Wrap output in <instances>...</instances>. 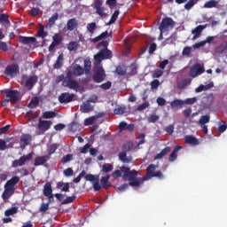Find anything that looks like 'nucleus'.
<instances>
[{"label": "nucleus", "instance_id": "nucleus-1", "mask_svg": "<svg viewBox=\"0 0 227 227\" xmlns=\"http://www.w3.org/2000/svg\"><path fill=\"white\" fill-rule=\"evenodd\" d=\"M121 173H123L122 180L129 182V185L131 187H139V185H141V182L137 180V175L139 173L137 170H130V168L129 167H121L120 170H114L112 173V176L113 178H120L121 176Z\"/></svg>", "mask_w": 227, "mask_h": 227}, {"label": "nucleus", "instance_id": "nucleus-2", "mask_svg": "<svg viewBox=\"0 0 227 227\" xmlns=\"http://www.w3.org/2000/svg\"><path fill=\"white\" fill-rule=\"evenodd\" d=\"M20 182V178L19 176H15L12 177L10 180H8L4 184V191L2 194V198L4 201H8L10 198L15 194V185Z\"/></svg>", "mask_w": 227, "mask_h": 227}, {"label": "nucleus", "instance_id": "nucleus-3", "mask_svg": "<svg viewBox=\"0 0 227 227\" xmlns=\"http://www.w3.org/2000/svg\"><path fill=\"white\" fill-rule=\"evenodd\" d=\"M93 81L98 83L104 82V81H106V71L104 70V67L100 66V64L95 67Z\"/></svg>", "mask_w": 227, "mask_h": 227}, {"label": "nucleus", "instance_id": "nucleus-4", "mask_svg": "<svg viewBox=\"0 0 227 227\" xmlns=\"http://www.w3.org/2000/svg\"><path fill=\"white\" fill-rule=\"evenodd\" d=\"M175 27V22L171 18H165L162 20L160 24L159 29L161 34L168 33V31H171Z\"/></svg>", "mask_w": 227, "mask_h": 227}, {"label": "nucleus", "instance_id": "nucleus-5", "mask_svg": "<svg viewBox=\"0 0 227 227\" xmlns=\"http://www.w3.org/2000/svg\"><path fill=\"white\" fill-rule=\"evenodd\" d=\"M20 70V67H19V64L12 63L11 65H8L4 72V75H7V77H11L13 79V77L17 76V74H19Z\"/></svg>", "mask_w": 227, "mask_h": 227}, {"label": "nucleus", "instance_id": "nucleus-6", "mask_svg": "<svg viewBox=\"0 0 227 227\" xmlns=\"http://www.w3.org/2000/svg\"><path fill=\"white\" fill-rule=\"evenodd\" d=\"M98 49L103 47L101 51L98 54L94 56V58H112L113 52L107 49V43L102 42L98 45Z\"/></svg>", "mask_w": 227, "mask_h": 227}, {"label": "nucleus", "instance_id": "nucleus-7", "mask_svg": "<svg viewBox=\"0 0 227 227\" xmlns=\"http://www.w3.org/2000/svg\"><path fill=\"white\" fill-rule=\"evenodd\" d=\"M4 93L6 95L7 98H10L9 101L11 104H17V102H19L20 97L19 90L7 89Z\"/></svg>", "mask_w": 227, "mask_h": 227}, {"label": "nucleus", "instance_id": "nucleus-8", "mask_svg": "<svg viewBox=\"0 0 227 227\" xmlns=\"http://www.w3.org/2000/svg\"><path fill=\"white\" fill-rule=\"evenodd\" d=\"M33 159V153H30L27 155L21 156L19 160H15L12 161V168H19L24 166L27 160H31Z\"/></svg>", "mask_w": 227, "mask_h": 227}, {"label": "nucleus", "instance_id": "nucleus-9", "mask_svg": "<svg viewBox=\"0 0 227 227\" xmlns=\"http://www.w3.org/2000/svg\"><path fill=\"white\" fill-rule=\"evenodd\" d=\"M205 72V67L201 66V64H195L190 70L189 75L192 77V79L198 77V75H201Z\"/></svg>", "mask_w": 227, "mask_h": 227}, {"label": "nucleus", "instance_id": "nucleus-10", "mask_svg": "<svg viewBox=\"0 0 227 227\" xmlns=\"http://www.w3.org/2000/svg\"><path fill=\"white\" fill-rule=\"evenodd\" d=\"M63 86L69 88V90H79V82L72 80L70 77V73L67 74V78L64 80Z\"/></svg>", "mask_w": 227, "mask_h": 227}, {"label": "nucleus", "instance_id": "nucleus-11", "mask_svg": "<svg viewBox=\"0 0 227 227\" xmlns=\"http://www.w3.org/2000/svg\"><path fill=\"white\" fill-rule=\"evenodd\" d=\"M74 97H75V95L64 92L59 97V102H60V104H70V102L74 100Z\"/></svg>", "mask_w": 227, "mask_h": 227}, {"label": "nucleus", "instance_id": "nucleus-12", "mask_svg": "<svg viewBox=\"0 0 227 227\" xmlns=\"http://www.w3.org/2000/svg\"><path fill=\"white\" fill-rule=\"evenodd\" d=\"M52 40L53 42L49 46L50 52H52V50L56 49V47H58V45H59L61 42H63V37L59 34H55L52 37Z\"/></svg>", "mask_w": 227, "mask_h": 227}, {"label": "nucleus", "instance_id": "nucleus-13", "mask_svg": "<svg viewBox=\"0 0 227 227\" xmlns=\"http://www.w3.org/2000/svg\"><path fill=\"white\" fill-rule=\"evenodd\" d=\"M52 125V121H42L40 120L38 122V129L40 130V132H47V130H49V129H51Z\"/></svg>", "mask_w": 227, "mask_h": 227}, {"label": "nucleus", "instance_id": "nucleus-14", "mask_svg": "<svg viewBox=\"0 0 227 227\" xmlns=\"http://www.w3.org/2000/svg\"><path fill=\"white\" fill-rule=\"evenodd\" d=\"M51 158L48 155L35 157L34 166L36 168L38 166H45L47 168V160H50Z\"/></svg>", "mask_w": 227, "mask_h": 227}, {"label": "nucleus", "instance_id": "nucleus-15", "mask_svg": "<svg viewBox=\"0 0 227 227\" xmlns=\"http://www.w3.org/2000/svg\"><path fill=\"white\" fill-rule=\"evenodd\" d=\"M18 41L20 42V43H23V45H35V43H36V38L35 37L20 35L18 37Z\"/></svg>", "mask_w": 227, "mask_h": 227}, {"label": "nucleus", "instance_id": "nucleus-16", "mask_svg": "<svg viewBox=\"0 0 227 227\" xmlns=\"http://www.w3.org/2000/svg\"><path fill=\"white\" fill-rule=\"evenodd\" d=\"M43 195L49 200H54V195H52V184L51 183H46L43 186Z\"/></svg>", "mask_w": 227, "mask_h": 227}, {"label": "nucleus", "instance_id": "nucleus-17", "mask_svg": "<svg viewBox=\"0 0 227 227\" xmlns=\"http://www.w3.org/2000/svg\"><path fill=\"white\" fill-rule=\"evenodd\" d=\"M155 169H157V166H155V164H150L146 168V175L143 176L142 180H150L152 176L155 173Z\"/></svg>", "mask_w": 227, "mask_h": 227}, {"label": "nucleus", "instance_id": "nucleus-18", "mask_svg": "<svg viewBox=\"0 0 227 227\" xmlns=\"http://www.w3.org/2000/svg\"><path fill=\"white\" fill-rule=\"evenodd\" d=\"M36 82H38V76L36 75L29 76L27 79L25 86L26 88H27V90H33V87L35 86V84H36Z\"/></svg>", "mask_w": 227, "mask_h": 227}, {"label": "nucleus", "instance_id": "nucleus-19", "mask_svg": "<svg viewBox=\"0 0 227 227\" xmlns=\"http://www.w3.org/2000/svg\"><path fill=\"white\" fill-rule=\"evenodd\" d=\"M207 25H200L197 27H195L192 33L193 34L192 40H198L200 36H201V33L203 32V29H206Z\"/></svg>", "mask_w": 227, "mask_h": 227}, {"label": "nucleus", "instance_id": "nucleus-20", "mask_svg": "<svg viewBox=\"0 0 227 227\" xmlns=\"http://www.w3.org/2000/svg\"><path fill=\"white\" fill-rule=\"evenodd\" d=\"M31 143V137L28 134L22 135L20 137V146L24 150Z\"/></svg>", "mask_w": 227, "mask_h": 227}, {"label": "nucleus", "instance_id": "nucleus-21", "mask_svg": "<svg viewBox=\"0 0 227 227\" xmlns=\"http://www.w3.org/2000/svg\"><path fill=\"white\" fill-rule=\"evenodd\" d=\"M109 178H111V176L109 175H106V176L101 177L100 185L102 189H109V187H112L113 184L109 182Z\"/></svg>", "mask_w": 227, "mask_h": 227}, {"label": "nucleus", "instance_id": "nucleus-22", "mask_svg": "<svg viewBox=\"0 0 227 227\" xmlns=\"http://www.w3.org/2000/svg\"><path fill=\"white\" fill-rule=\"evenodd\" d=\"M182 150V146L176 145L168 157L169 162H175L178 159V152Z\"/></svg>", "mask_w": 227, "mask_h": 227}, {"label": "nucleus", "instance_id": "nucleus-23", "mask_svg": "<svg viewBox=\"0 0 227 227\" xmlns=\"http://www.w3.org/2000/svg\"><path fill=\"white\" fill-rule=\"evenodd\" d=\"M119 160H121L123 164H130L132 162V157H128L127 152L122 151L119 153Z\"/></svg>", "mask_w": 227, "mask_h": 227}, {"label": "nucleus", "instance_id": "nucleus-24", "mask_svg": "<svg viewBox=\"0 0 227 227\" xmlns=\"http://www.w3.org/2000/svg\"><path fill=\"white\" fill-rule=\"evenodd\" d=\"M184 139H185V143H187V145H192V146H198V145H200V142L198 141L196 137H193L192 135L185 136Z\"/></svg>", "mask_w": 227, "mask_h": 227}, {"label": "nucleus", "instance_id": "nucleus-25", "mask_svg": "<svg viewBox=\"0 0 227 227\" xmlns=\"http://www.w3.org/2000/svg\"><path fill=\"white\" fill-rule=\"evenodd\" d=\"M214 88V82H210L207 85H200L195 89L196 93H201V91H208V90H212Z\"/></svg>", "mask_w": 227, "mask_h": 227}, {"label": "nucleus", "instance_id": "nucleus-26", "mask_svg": "<svg viewBox=\"0 0 227 227\" xmlns=\"http://www.w3.org/2000/svg\"><path fill=\"white\" fill-rule=\"evenodd\" d=\"M169 152H171V147L167 146L164 149H162L160 151V153H158L155 157H154V160H159L160 159H162L163 157H166V155H168V153H169Z\"/></svg>", "mask_w": 227, "mask_h": 227}, {"label": "nucleus", "instance_id": "nucleus-27", "mask_svg": "<svg viewBox=\"0 0 227 227\" xmlns=\"http://www.w3.org/2000/svg\"><path fill=\"white\" fill-rule=\"evenodd\" d=\"M80 110L82 113H90V111H93V106L90 104V101H86L80 106Z\"/></svg>", "mask_w": 227, "mask_h": 227}, {"label": "nucleus", "instance_id": "nucleus-28", "mask_svg": "<svg viewBox=\"0 0 227 227\" xmlns=\"http://www.w3.org/2000/svg\"><path fill=\"white\" fill-rule=\"evenodd\" d=\"M191 82H192L191 78L184 79L177 83V88L178 90H184V88H187Z\"/></svg>", "mask_w": 227, "mask_h": 227}, {"label": "nucleus", "instance_id": "nucleus-29", "mask_svg": "<svg viewBox=\"0 0 227 227\" xmlns=\"http://www.w3.org/2000/svg\"><path fill=\"white\" fill-rule=\"evenodd\" d=\"M203 8H219V1L209 0L204 4Z\"/></svg>", "mask_w": 227, "mask_h": 227}, {"label": "nucleus", "instance_id": "nucleus-30", "mask_svg": "<svg viewBox=\"0 0 227 227\" xmlns=\"http://www.w3.org/2000/svg\"><path fill=\"white\" fill-rule=\"evenodd\" d=\"M62 187V189H61ZM57 188L61 189L63 192H68L70 191V184L69 183H63V182H59L57 184Z\"/></svg>", "mask_w": 227, "mask_h": 227}, {"label": "nucleus", "instance_id": "nucleus-31", "mask_svg": "<svg viewBox=\"0 0 227 227\" xmlns=\"http://www.w3.org/2000/svg\"><path fill=\"white\" fill-rule=\"evenodd\" d=\"M127 113V106H119L114 110V114L117 115L125 114Z\"/></svg>", "mask_w": 227, "mask_h": 227}, {"label": "nucleus", "instance_id": "nucleus-32", "mask_svg": "<svg viewBox=\"0 0 227 227\" xmlns=\"http://www.w3.org/2000/svg\"><path fill=\"white\" fill-rule=\"evenodd\" d=\"M133 148H134V142L132 141L126 142L122 145V152L129 153V152H131Z\"/></svg>", "mask_w": 227, "mask_h": 227}, {"label": "nucleus", "instance_id": "nucleus-33", "mask_svg": "<svg viewBox=\"0 0 227 227\" xmlns=\"http://www.w3.org/2000/svg\"><path fill=\"white\" fill-rule=\"evenodd\" d=\"M115 72L117 75H125L127 74V67L125 65H119L116 67Z\"/></svg>", "mask_w": 227, "mask_h": 227}, {"label": "nucleus", "instance_id": "nucleus-34", "mask_svg": "<svg viewBox=\"0 0 227 227\" xmlns=\"http://www.w3.org/2000/svg\"><path fill=\"white\" fill-rule=\"evenodd\" d=\"M77 27V20L71 19L67 21V29L68 31H74Z\"/></svg>", "mask_w": 227, "mask_h": 227}, {"label": "nucleus", "instance_id": "nucleus-35", "mask_svg": "<svg viewBox=\"0 0 227 227\" xmlns=\"http://www.w3.org/2000/svg\"><path fill=\"white\" fill-rule=\"evenodd\" d=\"M74 75H76V77H79L84 74V68L81 67L80 65H76V67L73 70Z\"/></svg>", "mask_w": 227, "mask_h": 227}, {"label": "nucleus", "instance_id": "nucleus-36", "mask_svg": "<svg viewBox=\"0 0 227 227\" xmlns=\"http://www.w3.org/2000/svg\"><path fill=\"white\" fill-rule=\"evenodd\" d=\"M225 49H227V42H223L218 47H216L215 52V54H223Z\"/></svg>", "mask_w": 227, "mask_h": 227}, {"label": "nucleus", "instance_id": "nucleus-37", "mask_svg": "<svg viewBox=\"0 0 227 227\" xmlns=\"http://www.w3.org/2000/svg\"><path fill=\"white\" fill-rule=\"evenodd\" d=\"M96 29H97L96 22H91L87 24V31L90 33V35H94Z\"/></svg>", "mask_w": 227, "mask_h": 227}, {"label": "nucleus", "instance_id": "nucleus-38", "mask_svg": "<svg viewBox=\"0 0 227 227\" xmlns=\"http://www.w3.org/2000/svg\"><path fill=\"white\" fill-rule=\"evenodd\" d=\"M80 129H81V125L77 121H73L69 125V130L71 132H77V130H79Z\"/></svg>", "mask_w": 227, "mask_h": 227}, {"label": "nucleus", "instance_id": "nucleus-39", "mask_svg": "<svg viewBox=\"0 0 227 227\" xmlns=\"http://www.w3.org/2000/svg\"><path fill=\"white\" fill-rule=\"evenodd\" d=\"M18 212H19V207H11V208L5 210L4 215H6V217H8L10 215H13L14 214H17Z\"/></svg>", "mask_w": 227, "mask_h": 227}, {"label": "nucleus", "instance_id": "nucleus-40", "mask_svg": "<svg viewBox=\"0 0 227 227\" xmlns=\"http://www.w3.org/2000/svg\"><path fill=\"white\" fill-rule=\"evenodd\" d=\"M114 168L113 167V164L111 163H105L102 166V171L103 173H111Z\"/></svg>", "mask_w": 227, "mask_h": 227}, {"label": "nucleus", "instance_id": "nucleus-41", "mask_svg": "<svg viewBox=\"0 0 227 227\" xmlns=\"http://www.w3.org/2000/svg\"><path fill=\"white\" fill-rule=\"evenodd\" d=\"M85 180L87 182H92V184H94V182H98V176H93L92 174H85Z\"/></svg>", "mask_w": 227, "mask_h": 227}, {"label": "nucleus", "instance_id": "nucleus-42", "mask_svg": "<svg viewBox=\"0 0 227 227\" xmlns=\"http://www.w3.org/2000/svg\"><path fill=\"white\" fill-rule=\"evenodd\" d=\"M40 105V100L38 99L37 97L35 98H33L31 100H30V103L28 104V107H30L31 109L35 108V107H37V106Z\"/></svg>", "mask_w": 227, "mask_h": 227}, {"label": "nucleus", "instance_id": "nucleus-43", "mask_svg": "<svg viewBox=\"0 0 227 227\" xmlns=\"http://www.w3.org/2000/svg\"><path fill=\"white\" fill-rule=\"evenodd\" d=\"M210 121V115H202L199 121L200 125H207Z\"/></svg>", "mask_w": 227, "mask_h": 227}, {"label": "nucleus", "instance_id": "nucleus-44", "mask_svg": "<svg viewBox=\"0 0 227 227\" xmlns=\"http://www.w3.org/2000/svg\"><path fill=\"white\" fill-rule=\"evenodd\" d=\"M56 112L53 111L44 112L43 114V118H45L46 120H49L51 118H56Z\"/></svg>", "mask_w": 227, "mask_h": 227}, {"label": "nucleus", "instance_id": "nucleus-45", "mask_svg": "<svg viewBox=\"0 0 227 227\" xmlns=\"http://www.w3.org/2000/svg\"><path fill=\"white\" fill-rule=\"evenodd\" d=\"M58 146H59L58 144H52L50 145L49 152H48V156L51 159V155L53 153H56V150H58Z\"/></svg>", "mask_w": 227, "mask_h": 227}, {"label": "nucleus", "instance_id": "nucleus-46", "mask_svg": "<svg viewBox=\"0 0 227 227\" xmlns=\"http://www.w3.org/2000/svg\"><path fill=\"white\" fill-rule=\"evenodd\" d=\"M182 106H184V100L182 99H176L170 103V107H182Z\"/></svg>", "mask_w": 227, "mask_h": 227}, {"label": "nucleus", "instance_id": "nucleus-47", "mask_svg": "<svg viewBox=\"0 0 227 227\" xmlns=\"http://www.w3.org/2000/svg\"><path fill=\"white\" fill-rule=\"evenodd\" d=\"M184 105L185 104L186 106H192V104H196V102H198V98H186L185 100H183Z\"/></svg>", "mask_w": 227, "mask_h": 227}, {"label": "nucleus", "instance_id": "nucleus-48", "mask_svg": "<svg viewBox=\"0 0 227 227\" xmlns=\"http://www.w3.org/2000/svg\"><path fill=\"white\" fill-rule=\"evenodd\" d=\"M78 47H79V43L70 42L67 46V49H68V51H77Z\"/></svg>", "mask_w": 227, "mask_h": 227}, {"label": "nucleus", "instance_id": "nucleus-49", "mask_svg": "<svg viewBox=\"0 0 227 227\" xmlns=\"http://www.w3.org/2000/svg\"><path fill=\"white\" fill-rule=\"evenodd\" d=\"M86 74H88V72H90V70H91V61L87 59L84 60V69Z\"/></svg>", "mask_w": 227, "mask_h": 227}, {"label": "nucleus", "instance_id": "nucleus-50", "mask_svg": "<svg viewBox=\"0 0 227 227\" xmlns=\"http://www.w3.org/2000/svg\"><path fill=\"white\" fill-rule=\"evenodd\" d=\"M145 137H146V135H145V133H141L138 135L137 139H140V141L137 142V146H141V145H145V143H146Z\"/></svg>", "mask_w": 227, "mask_h": 227}, {"label": "nucleus", "instance_id": "nucleus-51", "mask_svg": "<svg viewBox=\"0 0 227 227\" xmlns=\"http://www.w3.org/2000/svg\"><path fill=\"white\" fill-rule=\"evenodd\" d=\"M84 176H86V170H82L78 176H76L74 179V184H79V182H81V178H84Z\"/></svg>", "mask_w": 227, "mask_h": 227}, {"label": "nucleus", "instance_id": "nucleus-52", "mask_svg": "<svg viewBox=\"0 0 227 227\" xmlns=\"http://www.w3.org/2000/svg\"><path fill=\"white\" fill-rule=\"evenodd\" d=\"M118 15H120L119 10H117L114 12L108 24H114V22H116V19H118Z\"/></svg>", "mask_w": 227, "mask_h": 227}, {"label": "nucleus", "instance_id": "nucleus-53", "mask_svg": "<svg viewBox=\"0 0 227 227\" xmlns=\"http://www.w3.org/2000/svg\"><path fill=\"white\" fill-rule=\"evenodd\" d=\"M160 86V82L156 79L151 82V90H157Z\"/></svg>", "mask_w": 227, "mask_h": 227}, {"label": "nucleus", "instance_id": "nucleus-54", "mask_svg": "<svg viewBox=\"0 0 227 227\" xmlns=\"http://www.w3.org/2000/svg\"><path fill=\"white\" fill-rule=\"evenodd\" d=\"M75 198V195L67 197L66 200H63L62 205H68V203H74Z\"/></svg>", "mask_w": 227, "mask_h": 227}, {"label": "nucleus", "instance_id": "nucleus-55", "mask_svg": "<svg viewBox=\"0 0 227 227\" xmlns=\"http://www.w3.org/2000/svg\"><path fill=\"white\" fill-rule=\"evenodd\" d=\"M96 10V13L98 15H99V17H106V11L104 9V7H98L95 9Z\"/></svg>", "mask_w": 227, "mask_h": 227}, {"label": "nucleus", "instance_id": "nucleus-56", "mask_svg": "<svg viewBox=\"0 0 227 227\" xmlns=\"http://www.w3.org/2000/svg\"><path fill=\"white\" fill-rule=\"evenodd\" d=\"M165 132L168 134V136H172L173 132H175V125L171 124L165 128Z\"/></svg>", "mask_w": 227, "mask_h": 227}, {"label": "nucleus", "instance_id": "nucleus-57", "mask_svg": "<svg viewBox=\"0 0 227 227\" xmlns=\"http://www.w3.org/2000/svg\"><path fill=\"white\" fill-rule=\"evenodd\" d=\"M72 159H74V155L67 154V155L63 156L61 161L63 162V164H67V162H70V160H72Z\"/></svg>", "mask_w": 227, "mask_h": 227}, {"label": "nucleus", "instance_id": "nucleus-58", "mask_svg": "<svg viewBox=\"0 0 227 227\" xmlns=\"http://www.w3.org/2000/svg\"><path fill=\"white\" fill-rule=\"evenodd\" d=\"M37 35H38V36H40L41 38H45V36H47V32H45L43 27H41L38 29Z\"/></svg>", "mask_w": 227, "mask_h": 227}, {"label": "nucleus", "instance_id": "nucleus-59", "mask_svg": "<svg viewBox=\"0 0 227 227\" xmlns=\"http://www.w3.org/2000/svg\"><path fill=\"white\" fill-rule=\"evenodd\" d=\"M196 0H190L187 4H185L184 8L185 10H191L194 4H196Z\"/></svg>", "mask_w": 227, "mask_h": 227}, {"label": "nucleus", "instance_id": "nucleus-60", "mask_svg": "<svg viewBox=\"0 0 227 227\" xmlns=\"http://www.w3.org/2000/svg\"><path fill=\"white\" fill-rule=\"evenodd\" d=\"M206 42L205 41H200L199 43H196L195 44L192 45L193 50L196 49H200V47H205Z\"/></svg>", "mask_w": 227, "mask_h": 227}, {"label": "nucleus", "instance_id": "nucleus-61", "mask_svg": "<svg viewBox=\"0 0 227 227\" xmlns=\"http://www.w3.org/2000/svg\"><path fill=\"white\" fill-rule=\"evenodd\" d=\"M63 67V58H58L57 62L54 64V68H61Z\"/></svg>", "mask_w": 227, "mask_h": 227}, {"label": "nucleus", "instance_id": "nucleus-62", "mask_svg": "<svg viewBox=\"0 0 227 227\" xmlns=\"http://www.w3.org/2000/svg\"><path fill=\"white\" fill-rule=\"evenodd\" d=\"M107 32H103L101 35H99L98 37L92 39V42H100L103 38H106L107 36Z\"/></svg>", "mask_w": 227, "mask_h": 227}, {"label": "nucleus", "instance_id": "nucleus-63", "mask_svg": "<svg viewBox=\"0 0 227 227\" xmlns=\"http://www.w3.org/2000/svg\"><path fill=\"white\" fill-rule=\"evenodd\" d=\"M93 121H95V117H89L87 119H85L84 121V125L88 126V125H93Z\"/></svg>", "mask_w": 227, "mask_h": 227}, {"label": "nucleus", "instance_id": "nucleus-64", "mask_svg": "<svg viewBox=\"0 0 227 227\" xmlns=\"http://www.w3.org/2000/svg\"><path fill=\"white\" fill-rule=\"evenodd\" d=\"M49 210V203H43L39 208V212H47Z\"/></svg>", "mask_w": 227, "mask_h": 227}]
</instances>
